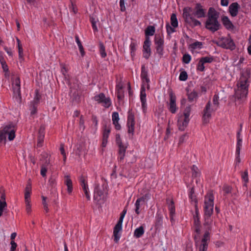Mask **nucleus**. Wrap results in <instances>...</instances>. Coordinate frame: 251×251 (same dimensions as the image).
Returning <instances> with one entry per match:
<instances>
[{
  "instance_id": "nucleus-15",
  "label": "nucleus",
  "mask_w": 251,
  "mask_h": 251,
  "mask_svg": "<svg viewBox=\"0 0 251 251\" xmlns=\"http://www.w3.org/2000/svg\"><path fill=\"white\" fill-rule=\"evenodd\" d=\"M192 13L197 18H201L204 17L205 10L200 4L197 3L193 9Z\"/></svg>"
},
{
  "instance_id": "nucleus-54",
  "label": "nucleus",
  "mask_w": 251,
  "mask_h": 251,
  "mask_svg": "<svg viewBox=\"0 0 251 251\" xmlns=\"http://www.w3.org/2000/svg\"><path fill=\"white\" fill-rule=\"evenodd\" d=\"M6 139V135L3 132L2 130H0V142H4L5 143Z\"/></svg>"
},
{
  "instance_id": "nucleus-43",
  "label": "nucleus",
  "mask_w": 251,
  "mask_h": 251,
  "mask_svg": "<svg viewBox=\"0 0 251 251\" xmlns=\"http://www.w3.org/2000/svg\"><path fill=\"white\" fill-rule=\"evenodd\" d=\"M136 46H137V44L135 42H132L130 45V50H131L130 53H131V56L132 58L135 54V52L136 50Z\"/></svg>"
},
{
  "instance_id": "nucleus-26",
  "label": "nucleus",
  "mask_w": 251,
  "mask_h": 251,
  "mask_svg": "<svg viewBox=\"0 0 251 251\" xmlns=\"http://www.w3.org/2000/svg\"><path fill=\"white\" fill-rule=\"evenodd\" d=\"M155 31V28L154 26L149 25L148 26L145 30V39L147 38H150L149 36H152L154 35Z\"/></svg>"
},
{
  "instance_id": "nucleus-22",
  "label": "nucleus",
  "mask_w": 251,
  "mask_h": 251,
  "mask_svg": "<svg viewBox=\"0 0 251 251\" xmlns=\"http://www.w3.org/2000/svg\"><path fill=\"white\" fill-rule=\"evenodd\" d=\"M31 192V184L30 182V179L28 180L27 183L25 188V202H30V193Z\"/></svg>"
},
{
  "instance_id": "nucleus-24",
  "label": "nucleus",
  "mask_w": 251,
  "mask_h": 251,
  "mask_svg": "<svg viewBox=\"0 0 251 251\" xmlns=\"http://www.w3.org/2000/svg\"><path fill=\"white\" fill-rule=\"evenodd\" d=\"M64 177L65 179L64 184L67 187V192L68 194H70L72 193L73 190L72 181L71 179L70 176H65Z\"/></svg>"
},
{
  "instance_id": "nucleus-47",
  "label": "nucleus",
  "mask_w": 251,
  "mask_h": 251,
  "mask_svg": "<svg viewBox=\"0 0 251 251\" xmlns=\"http://www.w3.org/2000/svg\"><path fill=\"white\" fill-rule=\"evenodd\" d=\"M188 74L186 71H181L179 76V79L180 81H185L188 78Z\"/></svg>"
},
{
  "instance_id": "nucleus-4",
  "label": "nucleus",
  "mask_w": 251,
  "mask_h": 251,
  "mask_svg": "<svg viewBox=\"0 0 251 251\" xmlns=\"http://www.w3.org/2000/svg\"><path fill=\"white\" fill-rule=\"evenodd\" d=\"M214 196L210 192L205 197L204 203V210L205 214L207 216H210L213 212L214 208Z\"/></svg>"
},
{
  "instance_id": "nucleus-52",
  "label": "nucleus",
  "mask_w": 251,
  "mask_h": 251,
  "mask_svg": "<svg viewBox=\"0 0 251 251\" xmlns=\"http://www.w3.org/2000/svg\"><path fill=\"white\" fill-rule=\"evenodd\" d=\"M42 201H43V202L42 203H43V206H44V208L46 212H48L49 211V209L48 207V204L46 202L47 197L42 196Z\"/></svg>"
},
{
  "instance_id": "nucleus-13",
  "label": "nucleus",
  "mask_w": 251,
  "mask_h": 251,
  "mask_svg": "<svg viewBox=\"0 0 251 251\" xmlns=\"http://www.w3.org/2000/svg\"><path fill=\"white\" fill-rule=\"evenodd\" d=\"M127 125L128 128L127 131L128 133H132V134L133 135L135 125L134 115L130 111L128 112Z\"/></svg>"
},
{
  "instance_id": "nucleus-3",
  "label": "nucleus",
  "mask_w": 251,
  "mask_h": 251,
  "mask_svg": "<svg viewBox=\"0 0 251 251\" xmlns=\"http://www.w3.org/2000/svg\"><path fill=\"white\" fill-rule=\"evenodd\" d=\"M218 13L212 7L209 9L208 12V19L205 23V27L209 30L215 32L218 30L220 25L218 21Z\"/></svg>"
},
{
  "instance_id": "nucleus-57",
  "label": "nucleus",
  "mask_w": 251,
  "mask_h": 251,
  "mask_svg": "<svg viewBox=\"0 0 251 251\" xmlns=\"http://www.w3.org/2000/svg\"><path fill=\"white\" fill-rule=\"evenodd\" d=\"M116 142L118 146L124 145L122 143L120 134H116Z\"/></svg>"
},
{
  "instance_id": "nucleus-5",
  "label": "nucleus",
  "mask_w": 251,
  "mask_h": 251,
  "mask_svg": "<svg viewBox=\"0 0 251 251\" xmlns=\"http://www.w3.org/2000/svg\"><path fill=\"white\" fill-rule=\"evenodd\" d=\"M188 107H186L182 113L178 115L177 126L179 130L184 131L188 124Z\"/></svg>"
},
{
  "instance_id": "nucleus-29",
  "label": "nucleus",
  "mask_w": 251,
  "mask_h": 251,
  "mask_svg": "<svg viewBox=\"0 0 251 251\" xmlns=\"http://www.w3.org/2000/svg\"><path fill=\"white\" fill-rule=\"evenodd\" d=\"M0 62L2 66V68L4 72H7L8 71V67L6 64V61L2 55V52H0Z\"/></svg>"
},
{
  "instance_id": "nucleus-21",
  "label": "nucleus",
  "mask_w": 251,
  "mask_h": 251,
  "mask_svg": "<svg viewBox=\"0 0 251 251\" xmlns=\"http://www.w3.org/2000/svg\"><path fill=\"white\" fill-rule=\"evenodd\" d=\"M166 202L167 204L168 205V208L170 211L171 220L172 221L173 219V216L175 214V203L173 199H170L169 198L166 199Z\"/></svg>"
},
{
  "instance_id": "nucleus-49",
  "label": "nucleus",
  "mask_w": 251,
  "mask_h": 251,
  "mask_svg": "<svg viewBox=\"0 0 251 251\" xmlns=\"http://www.w3.org/2000/svg\"><path fill=\"white\" fill-rule=\"evenodd\" d=\"M242 178L243 181L245 182V186H247V183H248L249 181V178H248V173L247 171H245L244 173L242 174Z\"/></svg>"
},
{
  "instance_id": "nucleus-39",
  "label": "nucleus",
  "mask_w": 251,
  "mask_h": 251,
  "mask_svg": "<svg viewBox=\"0 0 251 251\" xmlns=\"http://www.w3.org/2000/svg\"><path fill=\"white\" fill-rule=\"evenodd\" d=\"M37 104L32 103L30 102V115L33 116L37 113Z\"/></svg>"
},
{
  "instance_id": "nucleus-55",
  "label": "nucleus",
  "mask_w": 251,
  "mask_h": 251,
  "mask_svg": "<svg viewBox=\"0 0 251 251\" xmlns=\"http://www.w3.org/2000/svg\"><path fill=\"white\" fill-rule=\"evenodd\" d=\"M90 21L92 24L93 29L94 31H98V28L96 26V21L95 19L93 17H90Z\"/></svg>"
},
{
  "instance_id": "nucleus-2",
  "label": "nucleus",
  "mask_w": 251,
  "mask_h": 251,
  "mask_svg": "<svg viewBox=\"0 0 251 251\" xmlns=\"http://www.w3.org/2000/svg\"><path fill=\"white\" fill-rule=\"evenodd\" d=\"M249 76L242 75L237 82L235 89V99L236 104L244 102L247 99L249 86Z\"/></svg>"
},
{
  "instance_id": "nucleus-10",
  "label": "nucleus",
  "mask_w": 251,
  "mask_h": 251,
  "mask_svg": "<svg viewBox=\"0 0 251 251\" xmlns=\"http://www.w3.org/2000/svg\"><path fill=\"white\" fill-rule=\"evenodd\" d=\"M2 130L6 135H8V138L9 141H12L15 138L16 129L13 124L6 125Z\"/></svg>"
},
{
  "instance_id": "nucleus-19",
  "label": "nucleus",
  "mask_w": 251,
  "mask_h": 251,
  "mask_svg": "<svg viewBox=\"0 0 251 251\" xmlns=\"http://www.w3.org/2000/svg\"><path fill=\"white\" fill-rule=\"evenodd\" d=\"M46 126L44 125H41L40 128L38 131V141L37 146L38 147H41L42 146V143L44 142V139L45 137V130Z\"/></svg>"
},
{
  "instance_id": "nucleus-18",
  "label": "nucleus",
  "mask_w": 251,
  "mask_h": 251,
  "mask_svg": "<svg viewBox=\"0 0 251 251\" xmlns=\"http://www.w3.org/2000/svg\"><path fill=\"white\" fill-rule=\"evenodd\" d=\"M203 47V44L201 42L194 41L189 43V49L192 53H197Z\"/></svg>"
},
{
  "instance_id": "nucleus-20",
  "label": "nucleus",
  "mask_w": 251,
  "mask_h": 251,
  "mask_svg": "<svg viewBox=\"0 0 251 251\" xmlns=\"http://www.w3.org/2000/svg\"><path fill=\"white\" fill-rule=\"evenodd\" d=\"M237 141L236 150V154L237 155V157L236 158V161L237 162H240L239 154H240V151L241 148L242 147V139L240 136V132H238L237 133Z\"/></svg>"
},
{
  "instance_id": "nucleus-56",
  "label": "nucleus",
  "mask_w": 251,
  "mask_h": 251,
  "mask_svg": "<svg viewBox=\"0 0 251 251\" xmlns=\"http://www.w3.org/2000/svg\"><path fill=\"white\" fill-rule=\"evenodd\" d=\"M197 97V93L196 92H192L190 95H189V102L196 100Z\"/></svg>"
},
{
  "instance_id": "nucleus-12",
  "label": "nucleus",
  "mask_w": 251,
  "mask_h": 251,
  "mask_svg": "<svg viewBox=\"0 0 251 251\" xmlns=\"http://www.w3.org/2000/svg\"><path fill=\"white\" fill-rule=\"evenodd\" d=\"M154 43L156 45V52L160 55H162L164 50V40L159 36H155Z\"/></svg>"
},
{
  "instance_id": "nucleus-17",
  "label": "nucleus",
  "mask_w": 251,
  "mask_h": 251,
  "mask_svg": "<svg viewBox=\"0 0 251 251\" xmlns=\"http://www.w3.org/2000/svg\"><path fill=\"white\" fill-rule=\"evenodd\" d=\"M103 128L104 129L102 133V142L101 143V146L102 147H105L107 143L109 134L111 131L110 125H108V126L106 125H105L103 126Z\"/></svg>"
},
{
  "instance_id": "nucleus-42",
  "label": "nucleus",
  "mask_w": 251,
  "mask_h": 251,
  "mask_svg": "<svg viewBox=\"0 0 251 251\" xmlns=\"http://www.w3.org/2000/svg\"><path fill=\"white\" fill-rule=\"evenodd\" d=\"M163 223V219L161 215L157 213L156 217V223H155V226H161Z\"/></svg>"
},
{
  "instance_id": "nucleus-31",
  "label": "nucleus",
  "mask_w": 251,
  "mask_h": 251,
  "mask_svg": "<svg viewBox=\"0 0 251 251\" xmlns=\"http://www.w3.org/2000/svg\"><path fill=\"white\" fill-rule=\"evenodd\" d=\"M75 39L76 42L77 43V44L78 46V48H79V50H80V52L81 53V55L83 57L85 55V52L84 48L83 47V46L81 44V42L80 40H79V37L77 35H75Z\"/></svg>"
},
{
  "instance_id": "nucleus-59",
  "label": "nucleus",
  "mask_w": 251,
  "mask_h": 251,
  "mask_svg": "<svg viewBox=\"0 0 251 251\" xmlns=\"http://www.w3.org/2000/svg\"><path fill=\"white\" fill-rule=\"evenodd\" d=\"M112 118L113 122L119 121L120 119L118 113L117 112H113L112 114Z\"/></svg>"
},
{
  "instance_id": "nucleus-51",
  "label": "nucleus",
  "mask_w": 251,
  "mask_h": 251,
  "mask_svg": "<svg viewBox=\"0 0 251 251\" xmlns=\"http://www.w3.org/2000/svg\"><path fill=\"white\" fill-rule=\"evenodd\" d=\"M204 64L202 60L200 59L197 66V69L200 71H203L204 70Z\"/></svg>"
},
{
  "instance_id": "nucleus-34",
  "label": "nucleus",
  "mask_w": 251,
  "mask_h": 251,
  "mask_svg": "<svg viewBox=\"0 0 251 251\" xmlns=\"http://www.w3.org/2000/svg\"><path fill=\"white\" fill-rule=\"evenodd\" d=\"M171 24L174 27H177L178 26V21L176 17V15L175 13H173L171 16Z\"/></svg>"
},
{
  "instance_id": "nucleus-16",
  "label": "nucleus",
  "mask_w": 251,
  "mask_h": 251,
  "mask_svg": "<svg viewBox=\"0 0 251 251\" xmlns=\"http://www.w3.org/2000/svg\"><path fill=\"white\" fill-rule=\"evenodd\" d=\"M214 111L211 109L210 103L208 102L206 105L203 115V122L204 124H207L209 122L211 116V113Z\"/></svg>"
},
{
  "instance_id": "nucleus-35",
  "label": "nucleus",
  "mask_w": 251,
  "mask_h": 251,
  "mask_svg": "<svg viewBox=\"0 0 251 251\" xmlns=\"http://www.w3.org/2000/svg\"><path fill=\"white\" fill-rule=\"evenodd\" d=\"M183 18L184 20V22L186 24V26L187 28H188L187 24L188 23V7H186L183 8V14H182Z\"/></svg>"
},
{
  "instance_id": "nucleus-48",
  "label": "nucleus",
  "mask_w": 251,
  "mask_h": 251,
  "mask_svg": "<svg viewBox=\"0 0 251 251\" xmlns=\"http://www.w3.org/2000/svg\"><path fill=\"white\" fill-rule=\"evenodd\" d=\"M201 59L202 60V61L204 62V64L207 63H211L213 61V58L211 56L203 57L201 58Z\"/></svg>"
},
{
  "instance_id": "nucleus-63",
  "label": "nucleus",
  "mask_w": 251,
  "mask_h": 251,
  "mask_svg": "<svg viewBox=\"0 0 251 251\" xmlns=\"http://www.w3.org/2000/svg\"><path fill=\"white\" fill-rule=\"evenodd\" d=\"M120 9H121V11L124 12L126 10V6L125 5L124 0H120Z\"/></svg>"
},
{
  "instance_id": "nucleus-8",
  "label": "nucleus",
  "mask_w": 251,
  "mask_h": 251,
  "mask_svg": "<svg viewBox=\"0 0 251 251\" xmlns=\"http://www.w3.org/2000/svg\"><path fill=\"white\" fill-rule=\"evenodd\" d=\"M217 44L224 48L233 49L234 44L232 40L229 38L222 37L219 39Z\"/></svg>"
},
{
  "instance_id": "nucleus-64",
  "label": "nucleus",
  "mask_w": 251,
  "mask_h": 251,
  "mask_svg": "<svg viewBox=\"0 0 251 251\" xmlns=\"http://www.w3.org/2000/svg\"><path fill=\"white\" fill-rule=\"evenodd\" d=\"M150 194L149 193H146L143 197L139 198V199L141 201H145L146 200L149 199Z\"/></svg>"
},
{
  "instance_id": "nucleus-41",
  "label": "nucleus",
  "mask_w": 251,
  "mask_h": 251,
  "mask_svg": "<svg viewBox=\"0 0 251 251\" xmlns=\"http://www.w3.org/2000/svg\"><path fill=\"white\" fill-rule=\"evenodd\" d=\"M35 97L34 99V100L31 101V102L32 103H35L38 104L39 102V100L41 98V96L39 94V91L38 90H35Z\"/></svg>"
},
{
  "instance_id": "nucleus-25",
  "label": "nucleus",
  "mask_w": 251,
  "mask_h": 251,
  "mask_svg": "<svg viewBox=\"0 0 251 251\" xmlns=\"http://www.w3.org/2000/svg\"><path fill=\"white\" fill-rule=\"evenodd\" d=\"M239 5L237 3L234 2L230 5L229 7V11L232 17H235L237 15Z\"/></svg>"
},
{
  "instance_id": "nucleus-30",
  "label": "nucleus",
  "mask_w": 251,
  "mask_h": 251,
  "mask_svg": "<svg viewBox=\"0 0 251 251\" xmlns=\"http://www.w3.org/2000/svg\"><path fill=\"white\" fill-rule=\"evenodd\" d=\"M50 161L49 160H46L45 163L44 164H42L41 166V175L43 177H45L46 176V173L47 172V166L49 164Z\"/></svg>"
},
{
  "instance_id": "nucleus-60",
  "label": "nucleus",
  "mask_w": 251,
  "mask_h": 251,
  "mask_svg": "<svg viewBox=\"0 0 251 251\" xmlns=\"http://www.w3.org/2000/svg\"><path fill=\"white\" fill-rule=\"evenodd\" d=\"M189 25L192 26H196L200 25L201 23L199 21L193 19H191V21H189Z\"/></svg>"
},
{
  "instance_id": "nucleus-6",
  "label": "nucleus",
  "mask_w": 251,
  "mask_h": 251,
  "mask_svg": "<svg viewBox=\"0 0 251 251\" xmlns=\"http://www.w3.org/2000/svg\"><path fill=\"white\" fill-rule=\"evenodd\" d=\"M20 83V77H17L12 83L14 97L19 104L22 102Z\"/></svg>"
},
{
  "instance_id": "nucleus-53",
  "label": "nucleus",
  "mask_w": 251,
  "mask_h": 251,
  "mask_svg": "<svg viewBox=\"0 0 251 251\" xmlns=\"http://www.w3.org/2000/svg\"><path fill=\"white\" fill-rule=\"evenodd\" d=\"M175 27L173 26H171L169 23H167L166 25V30L167 32L168 35H170L171 33L175 31Z\"/></svg>"
},
{
  "instance_id": "nucleus-28",
  "label": "nucleus",
  "mask_w": 251,
  "mask_h": 251,
  "mask_svg": "<svg viewBox=\"0 0 251 251\" xmlns=\"http://www.w3.org/2000/svg\"><path fill=\"white\" fill-rule=\"evenodd\" d=\"M222 23L224 26L227 29L232 28L233 25L228 18L226 16H224L222 19Z\"/></svg>"
},
{
  "instance_id": "nucleus-62",
  "label": "nucleus",
  "mask_w": 251,
  "mask_h": 251,
  "mask_svg": "<svg viewBox=\"0 0 251 251\" xmlns=\"http://www.w3.org/2000/svg\"><path fill=\"white\" fill-rule=\"evenodd\" d=\"M10 244L11 245L10 248V251H15L17 247V243L15 242L14 241H11L10 242Z\"/></svg>"
},
{
  "instance_id": "nucleus-7",
  "label": "nucleus",
  "mask_w": 251,
  "mask_h": 251,
  "mask_svg": "<svg viewBox=\"0 0 251 251\" xmlns=\"http://www.w3.org/2000/svg\"><path fill=\"white\" fill-rule=\"evenodd\" d=\"M169 110L173 114H175L176 111V95L172 89L169 90Z\"/></svg>"
},
{
  "instance_id": "nucleus-33",
  "label": "nucleus",
  "mask_w": 251,
  "mask_h": 251,
  "mask_svg": "<svg viewBox=\"0 0 251 251\" xmlns=\"http://www.w3.org/2000/svg\"><path fill=\"white\" fill-rule=\"evenodd\" d=\"M116 88L117 89V98L119 100H122L124 98V92L123 91V86L117 85Z\"/></svg>"
},
{
  "instance_id": "nucleus-61",
  "label": "nucleus",
  "mask_w": 251,
  "mask_h": 251,
  "mask_svg": "<svg viewBox=\"0 0 251 251\" xmlns=\"http://www.w3.org/2000/svg\"><path fill=\"white\" fill-rule=\"evenodd\" d=\"M49 183L50 184V185L52 188H53L55 186V185L56 184L55 179L51 176L49 179Z\"/></svg>"
},
{
  "instance_id": "nucleus-1",
  "label": "nucleus",
  "mask_w": 251,
  "mask_h": 251,
  "mask_svg": "<svg viewBox=\"0 0 251 251\" xmlns=\"http://www.w3.org/2000/svg\"><path fill=\"white\" fill-rule=\"evenodd\" d=\"M191 199V203L194 207V212L193 213V219L194 221V226L195 231L197 235H195V239L197 246L199 247V251H206L208 241L209 240V232L206 231L201 239L200 238V225L199 218V211L198 204V200L194 193V189L192 188L191 191V196H189V199Z\"/></svg>"
},
{
  "instance_id": "nucleus-23",
  "label": "nucleus",
  "mask_w": 251,
  "mask_h": 251,
  "mask_svg": "<svg viewBox=\"0 0 251 251\" xmlns=\"http://www.w3.org/2000/svg\"><path fill=\"white\" fill-rule=\"evenodd\" d=\"M191 169L192 177L193 179L195 180L196 183H198L200 180V176H201V172L199 168L195 165H193Z\"/></svg>"
},
{
  "instance_id": "nucleus-58",
  "label": "nucleus",
  "mask_w": 251,
  "mask_h": 251,
  "mask_svg": "<svg viewBox=\"0 0 251 251\" xmlns=\"http://www.w3.org/2000/svg\"><path fill=\"white\" fill-rule=\"evenodd\" d=\"M7 207V203L0 204V217L2 216L3 212Z\"/></svg>"
},
{
  "instance_id": "nucleus-11",
  "label": "nucleus",
  "mask_w": 251,
  "mask_h": 251,
  "mask_svg": "<svg viewBox=\"0 0 251 251\" xmlns=\"http://www.w3.org/2000/svg\"><path fill=\"white\" fill-rule=\"evenodd\" d=\"M94 100L98 103H103L104 106L108 108L110 106L111 103L109 98H106L105 95L103 93H100L99 95L94 97Z\"/></svg>"
},
{
  "instance_id": "nucleus-45",
  "label": "nucleus",
  "mask_w": 251,
  "mask_h": 251,
  "mask_svg": "<svg viewBox=\"0 0 251 251\" xmlns=\"http://www.w3.org/2000/svg\"><path fill=\"white\" fill-rule=\"evenodd\" d=\"M141 77L143 82H144V78L148 77V72L145 70V65H143L141 67Z\"/></svg>"
},
{
  "instance_id": "nucleus-40",
  "label": "nucleus",
  "mask_w": 251,
  "mask_h": 251,
  "mask_svg": "<svg viewBox=\"0 0 251 251\" xmlns=\"http://www.w3.org/2000/svg\"><path fill=\"white\" fill-rule=\"evenodd\" d=\"M123 222V221L119 219L117 224L114 228L113 232L119 233V232L122 230Z\"/></svg>"
},
{
  "instance_id": "nucleus-9",
  "label": "nucleus",
  "mask_w": 251,
  "mask_h": 251,
  "mask_svg": "<svg viewBox=\"0 0 251 251\" xmlns=\"http://www.w3.org/2000/svg\"><path fill=\"white\" fill-rule=\"evenodd\" d=\"M94 199L99 204L103 203L105 201L104 198L103 193L98 185H97L95 187Z\"/></svg>"
},
{
  "instance_id": "nucleus-44",
  "label": "nucleus",
  "mask_w": 251,
  "mask_h": 251,
  "mask_svg": "<svg viewBox=\"0 0 251 251\" xmlns=\"http://www.w3.org/2000/svg\"><path fill=\"white\" fill-rule=\"evenodd\" d=\"M18 53H19V62L21 64L24 60L23 49L22 47H19L18 48Z\"/></svg>"
},
{
  "instance_id": "nucleus-27",
  "label": "nucleus",
  "mask_w": 251,
  "mask_h": 251,
  "mask_svg": "<svg viewBox=\"0 0 251 251\" xmlns=\"http://www.w3.org/2000/svg\"><path fill=\"white\" fill-rule=\"evenodd\" d=\"M119 147V151L118 153L119 155V158L120 160H122L124 159L125 156L126 150L127 149V146H125L124 145H122L120 146H118Z\"/></svg>"
},
{
  "instance_id": "nucleus-36",
  "label": "nucleus",
  "mask_w": 251,
  "mask_h": 251,
  "mask_svg": "<svg viewBox=\"0 0 251 251\" xmlns=\"http://www.w3.org/2000/svg\"><path fill=\"white\" fill-rule=\"evenodd\" d=\"M145 91V87L143 84L142 85L140 92V99L142 103H144V101H146V94Z\"/></svg>"
},
{
  "instance_id": "nucleus-14",
  "label": "nucleus",
  "mask_w": 251,
  "mask_h": 251,
  "mask_svg": "<svg viewBox=\"0 0 251 251\" xmlns=\"http://www.w3.org/2000/svg\"><path fill=\"white\" fill-rule=\"evenodd\" d=\"M151 42L150 38H147L144 42L143 45V52L144 57L146 59H148L151 55Z\"/></svg>"
},
{
  "instance_id": "nucleus-50",
  "label": "nucleus",
  "mask_w": 251,
  "mask_h": 251,
  "mask_svg": "<svg viewBox=\"0 0 251 251\" xmlns=\"http://www.w3.org/2000/svg\"><path fill=\"white\" fill-rule=\"evenodd\" d=\"M60 151L61 154L63 156V161L65 163L66 160V155L64 150V145L63 144H61Z\"/></svg>"
},
{
  "instance_id": "nucleus-38",
  "label": "nucleus",
  "mask_w": 251,
  "mask_h": 251,
  "mask_svg": "<svg viewBox=\"0 0 251 251\" xmlns=\"http://www.w3.org/2000/svg\"><path fill=\"white\" fill-rule=\"evenodd\" d=\"M219 97L217 95H214L213 98V105H211V109L212 110H216L218 106Z\"/></svg>"
},
{
  "instance_id": "nucleus-32",
  "label": "nucleus",
  "mask_w": 251,
  "mask_h": 251,
  "mask_svg": "<svg viewBox=\"0 0 251 251\" xmlns=\"http://www.w3.org/2000/svg\"><path fill=\"white\" fill-rule=\"evenodd\" d=\"M144 233V229L143 226H140L139 227L137 228L134 233V235L136 238L141 237Z\"/></svg>"
},
{
  "instance_id": "nucleus-46",
  "label": "nucleus",
  "mask_w": 251,
  "mask_h": 251,
  "mask_svg": "<svg viewBox=\"0 0 251 251\" xmlns=\"http://www.w3.org/2000/svg\"><path fill=\"white\" fill-rule=\"evenodd\" d=\"M79 128L80 130L82 131H84L85 129V126H84V119L83 115H81L79 119Z\"/></svg>"
},
{
  "instance_id": "nucleus-37",
  "label": "nucleus",
  "mask_w": 251,
  "mask_h": 251,
  "mask_svg": "<svg viewBox=\"0 0 251 251\" xmlns=\"http://www.w3.org/2000/svg\"><path fill=\"white\" fill-rule=\"evenodd\" d=\"M99 46H100V55L102 58H105L107 55L106 52L105 51V46H104V44L101 42H100Z\"/></svg>"
}]
</instances>
